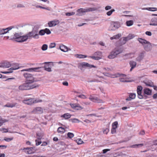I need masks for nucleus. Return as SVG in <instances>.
I'll use <instances>...</instances> for the list:
<instances>
[{
  "label": "nucleus",
  "mask_w": 157,
  "mask_h": 157,
  "mask_svg": "<svg viewBox=\"0 0 157 157\" xmlns=\"http://www.w3.org/2000/svg\"><path fill=\"white\" fill-rule=\"evenodd\" d=\"M23 75L25 79V82L18 86L20 90H29L33 89L39 86V85L34 82H36L34 75L29 72H24Z\"/></svg>",
  "instance_id": "nucleus-1"
},
{
  "label": "nucleus",
  "mask_w": 157,
  "mask_h": 157,
  "mask_svg": "<svg viewBox=\"0 0 157 157\" xmlns=\"http://www.w3.org/2000/svg\"><path fill=\"white\" fill-rule=\"evenodd\" d=\"M32 38L38 39L39 38L38 34L35 33L33 31L28 33L22 36H21L18 33H16L14 35L13 39L16 41L22 42L26 41L28 39H31Z\"/></svg>",
  "instance_id": "nucleus-2"
},
{
  "label": "nucleus",
  "mask_w": 157,
  "mask_h": 157,
  "mask_svg": "<svg viewBox=\"0 0 157 157\" xmlns=\"http://www.w3.org/2000/svg\"><path fill=\"white\" fill-rule=\"evenodd\" d=\"M42 101L41 99H36L33 98H27L22 101V102L25 104L31 105L34 103L40 102Z\"/></svg>",
  "instance_id": "nucleus-3"
},
{
  "label": "nucleus",
  "mask_w": 157,
  "mask_h": 157,
  "mask_svg": "<svg viewBox=\"0 0 157 157\" xmlns=\"http://www.w3.org/2000/svg\"><path fill=\"white\" fill-rule=\"evenodd\" d=\"M110 77L113 78L120 77L119 80L121 82H128L127 80L126 75L124 74H120L119 73H117L116 74L110 75Z\"/></svg>",
  "instance_id": "nucleus-4"
},
{
  "label": "nucleus",
  "mask_w": 157,
  "mask_h": 157,
  "mask_svg": "<svg viewBox=\"0 0 157 157\" xmlns=\"http://www.w3.org/2000/svg\"><path fill=\"white\" fill-rule=\"evenodd\" d=\"M94 10V9L92 8H81L77 10V15L82 16L83 13L89 12L92 11Z\"/></svg>",
  "instance_id": "nucleus-5"
},
{
  "label": "nucleus",
  "mask_w": 157,
  "mask_h": 157,
  "mask_svg": "<svg viewBox=\"0 0 157 157\" xmlns=\"http://www.w3.org/2000/svg\"><path fill=\"white\" fill-rule=\"evenodd\" d=\"M94 56H89L88 57L95 60H99L101 58L102 53L100 51H97L94 53Z\"/></svg>",
  "instance_id": "nucleus-6"
},
{
  "label": "nucleus",
  "mask_w": 157,
  "mask_h": 157,
  "mask_svg": "<svg viewBox=\"0 0 157 157\" xmlns=\"http://www.w3.org/2000/svg\"><path fill=\"white\" fill-rule=\"evenodd\" d=\"M119 27L120 25L118 23L116 22H112L109 27V29L111 30H115Z\"/></svg>",
  "instance_id": "nucleus-7"
},
{
  "label": "nucleus",
  "mask_w": 157,
  "mask_h": 157,
  "mask_svg": "<svg viewBox=\"0 0 157 157\" xmlns=\"http://www.w3.org/2000/svg\"><path fill=\"white\" fill-rule=\"evenodd\" d=\"M23 150H25V152L27 154H33L36 151V150L35 149V147H30L24 148Z\"/></svg>",
  "instance_id": "nucleus-8"
},
{
  "label": "nucleus",
  "mask_w": 157,
  "mask_h": 157,
  "mask_svg": "<svg viewBox=\"0 0 157 157\" xmlns=\"http://www.w3.org/2000/svg\"><path fill=\"white\" fill-rule=\"evenodd\" d=\"M143 89L142 86H138L137 88V92L138 98L140 99L143 98V96L142 94V91Z\"/></svg>",
  "instance_id": "nucleus-9"
},
{
  "label": "nucleus",
  "mask_w": 157,
  "mask_h": 157,
  "mask_svg": "<svg viewBox=\"0 0 157 157\" xmlns=\"http://www.w3.org/2000/svg\"><path fill=\"white\" fill-rule=\"evenodd\" d=\"M71 107L73 109L79 110L83 109L82 107L80 106L78 104H70Z\"/></svg>",
  "instance_id": "nucleus-10"
},
{
  "label": "nucleus",
  "mask_w": 157,
  "mask_h": 157,
  "mask_svg": "<svg viewBox=\"0 0 157 157\" xmlns=\"http://www.w3.org/2000/svg\"><path fill=\"white\" fill-rule=\"evenodd\" d=\"M59 23V21L58 20H55L51 21H50L48 22V24L49 27H52L58 24Z\"/></svg>",
  "instance_id": "nucleus-11"
},
{
  "label": "nucleus",
  "mask_w": 157,
  "mask_h": 157,
  "mask_svg": "<svg viewBox=\"0 0 157 157\" xmlns=\"http://www.w3.org/2000/svg\"><path fill=\"white\" fill-rule=\"evenodd\" d=\"M89 99L94 102L98 103L103 102L102 100L99 99L98 98L90 96L89 98Z\"/></svg>",
  "instance_id": "nucleus-12"
},
{
  "label": "nucleus",
  "mask_w": 157,
  "mask_h": 157,
  "mask_svg": "<svg viewBox=\"0 0 157 157\" xmlns=\"http://www.w3.org/2000/svg\"><path fill=\"white\" fill-rule=\"evenodd\" d=\"M32 112L34 113L41 114L43 112V110L41 108L37 107L34 109Z\"/></svg>",
  "instance_id": "nucleus-13"
},
{
  "label": "nucleus",
  "mask_w": 157,
  "mask_h": 157,
  "mask_svg": "<svg viewBox=\"0 0 157 157\" xmlns=\"http://www.w3.org/2000/svg\"><path fill=\"white\" fill-rule=\"evenodd\" d=\"M11 67H12L9 69L10 71L16 70L18 69L21 67L20 66L19 64L17 63H12Z\"/></svg>",
  "instance_id": "nucleus-14"
},
{
  "label": "nucleus",
  "mask_w": 157,
  "mask_h": 157,
  "mask_svg": "<svg viewBox=\"0 0 157 157\" xmlns=\"http://www.w3.org/2000/svg\"><path fill=\"white\" fill-rule=\"evenodd\" d=\"M144 49L147 51H149L151 50V44L148 41L147 43L143 45Z\"/></svg>",
  "instance_id": "nucleus-15"
},
{
  "label": "nucleus",
  "mask_w": 157,
  "mask_h": 157,
  "mask_svg": "<svg viewBox=\"0 0 157 157\" xmlns=\"http://www.w3.org/2000/svg\"><path fill=\"white\" fill-rule=\"evenodd\" d=\"M40 68L39 67H35V68H29L21 70V72L24 71H28V72H33L36 71L37 70H38Z\"/></svg>",
  "instance_id": "nucleus-16"
},
{
  "label": "nucleus",
  "mask_w": 157,
  "mask_h": 157,
  "mask_svg": "<svg viewBox=\"0 0 157 157\" xmlns=\"http://www.w3.org/2000/svg\"><path fill=\"white\" fill-rule=\"evenodd\" d=\"M12 64L9 62H5L0 65V67L3 68H9L11 67Z\"/></svg>",
  "instance_id": "nucleus-17"
},
{
  "label": "nucleus",
  "mask_w": 157,
  "mask_h": 157,
  "mask_svg": "<svg viewBox=\"0 0 157 157\" xmlns=\"http://www.w3.org/2000/svg\"><path fill=\"white\" fill-rule=\"evenodd\" d=\"M17 105V103L16 102L14 103H7L6 105H5L4 106V107H7L9 108H13L16 106Z\"/></svg>",
  "instance_id": "nucleus-18"
},
{
  "label": "nucleus",
  "mask_w": 157,
  "mask_h": 157,
  "mask_svg": "<svg viewBox=\"0 0 157 157\" xmlns=\"http://www.w3.org/2000/svg\"><path fill=\"white\" fill-rule=\"evenodd\" d=\"M136 97V94L134 93H130L129 94V97L127 98L126 100V101H131L132 99H134Z\"/></svg>",
  "instance_id": "nucleus-19"
},
{
  "label": "nucleus",
  "mask_w": 157,
  "mask_h": 157,
  "mask_svg": "<svg viewBox=\"0 0 157 157\" xmlns=\"http://www.w3.org/2000/svg\"><path fill=\"white\" fill-rule=\"evenodd\" d=\"M144 94L150 95L151 94L152 91L149 88H145L143 90Z\"/></svg>",
  "instance_id": "nucleus-20"
},
{
  "label": "nucleus",
  "mask_w": 157,
  "mask_h": 157,
  "mask_svg": "<svg viewBox=\"0 0 157 157\" xmlns=\"http://www.w3.org/2000/svg\"><path fill=\"white\" fill-rule=\"evenodd\" d=\"M150 25L157 26V19L156 18H152Z\"/></svg>",
  "instance_id": "nucleus-21"
},
{
  "label": "nucleus",
  "mask_w": 157,
  "mask_h": 157,
  "mask_svg": "<svg viewBox=\"0 0 157 157\" xmlns=\"http://www.w3.org/2000/svg\"><path fill=\"white\" fill-rule=\"evenodd\" d=\"M129 63L130 67H131V68L130 69V71H131L132 69L136 67V63L135 61H132L130 62Z\"/></svg>",
  "instance_id": "nucleus-22"
},
{
  "label": "nucleus",
  "mask_w": 157,
  "mask_h": 157,
  "mask_svg": "<svg viewBox=\"0 0 157 157\" xmlns=\"http://www.w3.org/2000/svg\"><path fill=\"white\" fill-rule=\"evenodd\" d=\"M81 65L82 67H94L95 68L96 66L91 65L89 64L88 63H87L83 62L81 63Z\"/></svg>",
  "instance_id": "nucleus-23"
},
{
  "label": "nucleus",
  "mask_w": 157,
  "mask_h": 157,
  "mask_svg": "<svg viewBox=\"0 0 157 157\" xmlns=\"http://www.w3.org/2000/svg\"><path fill=\"white\" fill-rule=\"evenodd\" d=\"M116 56L117 55L113 51L111 52L110 54L108 56V58L110 59H112L115 58Z\"/></svg>",
  "instance_id": "nucleus-24"
},
{
  "label": "nucleus",
  "mask_w": 157,
  "mask_h": 157,
  "mask_svg": "<svg viewBox=\"0 0 157 157\" xmlns=\"http://www.w3.org/2000/svg\"><path fill=\"white\" fill-rule=\"evenodd\" d=\"M145 52L143 51L141 52L138 57L137 58V59L139 61H140L144 57V54L145 53Z\"/></svg>",
  "instance_id": "nucleus-25"
},
{
  "label": "nucleus",
  "mask_w": 157,
  "mask_h": 157,
  "mask_svg": "<svg viewBox=\"0 0 157 157\" xmlns=\"http://www.w3.org/2000/svg\"><path fill=\"white\" fill-rule=\"evenodd\" d=\"M127 41V40L124 39V37L121 38L119 40V41L120 42V45H121L125 44Z\"/></svg>",
  "instance_id": "nucleus-26"
},
{
  "label": "nucleus",
  "mask_w": 157,
  "mask_h": 157,
  "mask_svg": "<svg viewBox=\"0 0 157 157\" xmlns=\"http://www.w3.org/2000/svg\"><path fill=\"white\" fill-rule=\"evenodd\" d=\"M59 48L63 52H66L68 50L67 47L63 45H60L59 47Z\"/></svg>",
  "instance_id": "nucleus-27"
},
{
  "label": "nucleus",
  "mask_w": 157,
  "mask_h": 157,
  "mask_svg": "<svg viewBox=\"0 0 157 157\" xmlns=\"http://www.w3.org/2000/svg\"><path fill=\"white\" fill-rule=\"evenodd\" d=\"M138 40L139 41V42L143 45L147 43V40L141 38H138Z\"/></svg>",
  "instance_id": "nucleus-28"
},
{
  "label": "nucleus",
  "mask_w": 157,
  "mask_h": 157,
  "mask_svg": "<svg viewBox=\"0 0 157 157\" xmlns=\"http://www.w3.org/2000/svg\"><path fill=\"white\" fill-rule=\"evenodd\" d=\"M135 36L134 34H129L127 37H124V39H126L127 41H128L134 37Z\"/></svg>",
  "instance_id": "nucleus-29"
},
{
  "label": "nucleus",
  "mask_w": 157,
  "mask_h": 157,
  "mask_svg": "<svg viewBox=\"0 0 157 157\" xmlns=\"http://www.w3.org/2000/svg\"><path fill=\"white\" fill-rule=\"evenodd\" d=\"M57 131L59 133L63 134L65 132V129L62 127H59L57 129Z\"/></svg>",
  "instance_id": "nucleus-30"
},
{
  "label": "nucleus",
  "mask_w": 157,
  "mask_h": 157,
  "mask_svg": "<svg viewBox=\"0 0 157 157\" xmlns=\"http://www.w3.org/2000/svg\"><path fill=\"white\" fill-rule=\"evenodd\" d=\"M121 34H118L117 35L113 36V37H111L110 38V39L111 40H113L114 39H119L121 36Z\"/></svg>",
  "instance_id": "nucleus-31"
},
{
  "label": "nucleus",
  "mask_w": 157,
  "mask_h": 157,
  "mask_svg": "<svg viewBox=\"0 0 157 157\" xmlns=\"http://www.w3.org/2000/svg\"><path fill=\"white\" fill-rule=\"evenodd\" d=\"M71 115L69 113H66L61 116V117L64 118L65 119H68L71 117Z\"/></svg>",
  "instance_id": "nucleus-32"
},
{
  "label": "nucleus",
  "mask_w": 157,
  "mask_h": 157,
  "mask_svg": "<svg viewBox=\"0 0 157 157\" xmlns=\"http://www.w3.org/2000/svg\"><path fill=\"white\" fill-rule=\"evenodd\" d=\"M133 23L134 22L132 20H129L126 22V25L128 26H130L132 25Z\"/></svg>",
  "instance_id": "nucleus-33"
},
{
  "label": "nucleus",
  "mask_w": 157,
  "mask_h": 157,
  "mask_svg": "<svg viewBox=\"0 0 157 157\" xmlns=\"http://www.w3.org/2000/svg\"><path fill=\"white\" fill-rule=\"evenodd\" d=\"M123 49L122 48H120L117 50H114V52L115 53V54L117 55L121 53L123 51Z\"/></svg>",
  "instance_id": "nucleus-34"
},
{
  "label": "nucleus",
  "mask_w": 157,
  "mask_h": 157,
  "mask_svg": "<svg viewBox=\"0 0 157 157\" xmlns=\"http://www.w3.org/2000/svg\"><path fill=\"white\" fill-rule=\"evenodd\" d=\"M75 56L76 57L79 58H84L87 57L86 56L82 54H76Z\"/></svg>",
  "instance_id": "nucleus-35"
},
{
  "label": "nucleus",
  "mask_w": 157,
  "mask_h": 157,
  "mask_svg": "<svg viewBox=\"0 0 157 157\" xmlns=\"http://www.w3.org/2000/svg\"><path fill=\"white\" fill-rule=\"evenodd\" d=\"M144 146V144H136L134 145H133L131 146L133 148H137L139 147H141Z\"/></svg>",
  "instance_id": "nucleus-36"
},
{
  "label": "nucleus",
  "mask_w": 157,
  "mask_h": 157,
  "mask_svg": "<svg viewBox=\"0 0 157 157\" xmlns=\"http://www.w3.org/2000/svg\"><path fill=\"white\" fill-rule=\"evenodd\" d=\"M76 142L78 144H81L84 143V142L81 139H78L76 140Z\"/></svg>",
  "instance_id": "nucleus-37"
},
{
  "label": "nucleus",
  "mask_w": 157,
  "mask_h": 157,
  "mask_svg": "<svg viewBox=\"0 0 157 157\" xmlns=\"http://www.w3.org/2000/svg\"><path fill=\"white\" fill-rule=\"evenodd\" d=\"M67 136L68 138H71L74 137V135L73 133L69 132L67 134Z\"/></svg>",
  "instance_id": "nucleus-38"
},
{
  "label": "nucleus",
  "mask_w": 157,
  "mask_h": 157,
  "mask_svg": "<svg viewBox=\"0 0 157 157\" xmlns=\"http://www.w3.org/2000/svg\"><path fill=\"white\" fill-rule=\"evenodd\" d=\"M118 122L117 121H115L112 124V128H116L117 127Z\"/></svg>",
  "instance_id": "nucleus-39"
},
{
  "label": "nucleus",
  "mask_w": 157,
  "mask_h": 157,
  "mask_svg": "<svg viewBox=\"0 0 157 157\" xmlns=\"http://www.w3.org/2000/svg\"><path fill=\"white\" fill-rule=\"evenodd\" d=\"M13 139V137H11V138L5 137L4 139V140L7 142H10V141L12 140Z\"/></svg>",
  "instance_id": "nucleus-40"
},
{
  "label": "nucleus",
  "mask_w": 157,
  "mask_h": 157,
  "mask_svg": "<svg viewBox=\"0 0 157 157\" xmlns=\"http://www.w3.org/2000/svg\"><path fill=\"white\" fill-rule=\"evenodd\" d=\"M39 34L41 36H43L44 35L45 33V31L44 29H42L40 30L39 32Z\"/></svg>",
  "instance_id": "nucleus-41"
},
{
  "label": "nucleus",
  "mask_w": 157,
  "mask_h": 157,
  "mask_svg": "<svg viewBox=\"0 0 157 157\" xmlns=\"http://www.w3.org/2000/svg\"><path fill=\"white\" fill-rule=\"evenodd\" d=\"M47 45L46 44H44L43 45L41 49L43 51H45L47 49Z\"/></svg>",
  "instance_id": "nucleus-42"
},
{
  "label": "nucleus",
  "mask_w": 157,
  "mask_h": 157,
  "mask_svg": "<svg viewBox=\"0 0 157 157\" xmlns=\"http://www.w3.org/2000/svg\"><path fill=\"white\" fill-rule=\"evenodd\" d=\"M8 30V29H3L0 30V35L6 33L5 31V30Z\"/></svg>",
  "instance_id": "nucleus-43"
},
{
  "label": "nucleus",
  "mask_w": 157,
  "mask_h": 157,
  "mask_svg": "<svg viewBox=\"0 0 157 157\" xmlns=\"http://www.w3.org/2000/svg\"><path fill=\"white\" fill-rule=\"evenodd\" d=\"M146 9L151 11H157V8H147Z\"/></svg>",
  "instance_id": "nucleus-44"
},
{
  "label": "nucleus",
  "mask_w": 157,
  "mask_h": 157,
  "mask_svg": "<svg viewBox=\"0 0 157 157\" xmlns=\"http://www.w3.org/2000/svg\"><path fill=\"white\" fill-rule=\"evenodd\" d=\"M7 121L5 120H3L2 118H1V117L0 116V125H2V124L6 121Z\"/></svg>",
  "instance_id": "nucleus-45"
},
{
  "label": "nucleus",
  "mask_w": 157,
  "mask_h": 157,
  "mask_svg": "<svg viewBox=\"0 0 157 157\" xmlns=\"http://www.w3.org/2000/svg\"><path fill=\"white\" fill-rule=\"evenodd\" d=\"M115 11V10L114 9H112L111 10L108 12L106 14L108 16H110L111 15L113 12Z\"/></svg>",
  "instance_id": "nucleus-46"
},
{
  "label": "nucleus",
  "mask_w": 157,
  "mask_h": 157,
  "mask_svg": "<svg viewBox=\"0 0 157 157\" xmlns=\"http://www.w3.org/2000/svg\"><path fill=\"white\" fill-rule=\"evenodd\" d=\"M104 133L107 134L109 131V129L108 128L103 129V130Z\"/></svg>",
  "instance_id": "nucleus-47"
},
{
  "label": "nucleus",
  "mask_w": 157,
  "mask_h": 157,
  "mask_svg": "<svg viewBox=\"0 0 157 157\" xmlns=\"http://www.w3.org/2000/svg\"><path fill=\"white\" fill-rule=\"evenodd\" d=\"M44 31H45V33H46L47 34H49L51 33L50 31L48 29L46 28L44 29Z\"/></svg>",
  "instance_id": "nucleus-48"
},
{
  "label": "nucleus",
  "mask_w": 157,
  "mask_h": 157,
  "mask_svg": "<svg viewBox=\"0 0 157 157\" xmlns=\"http://www.w3.org/2000/svg\"><path fill=\"white\" fill-rule=\"evenodd\" d=\"M78 97L79 98L82 99H86V96L84 94H81L78 95Z\"/></svg>",
  "instance_id": "nucleus-49"
},
{
  "label": "nucleus",
  "mask_w": 157,
  "mask_h": 157,
  "mask_svg": "<svg viewBox=\"0 0 157 157\" xmlns=\"http://www.w3.org/2000/svg\"><path fill=\"white\" fill-rule=\"evenodd\" d=\"M56 44L55 43H51L49 45V48H53L55 47Z\"/></svg>",
  "instance_id": "nucleus-50"
},
{
  "label": "nucleus",
  "mask_w": 157,
  "mask_h": 157,
  "mask_svg": "<svg viewBox=\"0 0 157 157\" xmlns=\"http://www.w3.org/2000/svg\"><path fill=\"white\" fill-rule=\"evenodd\" d=\"M44 68L45 70L47 71H48V72H50L51 71V68L49 67H47L45 66L44 67Z\"/></svg>",
  "instance_id": "nucleus-51"
},
{
  "label": "nucleus",
  "mask_w": 157,
  "mask_h": 157,
  "mask_svg": "<svg viewBox=\"0 0 157 157\" xmlns=\"http://www.w3.org/2000/svg\"><path fill=\"white\" fill-rule=\"evenodd\" d=\"M14 27L13 26H10V27L8 28H7L6 29H8V30H5V31L6 32V33H7L11 29H13V28Z\"/></svg>",
  "instance_id": "nucleus-52"
},
{
  "label": "nucleus",
  "mask_w": 157,
  "mask_h": 157,
  "mask_svg": "<svg viewBox=\"0 0 157 157\" xmlns=\"http://www.w3.org/2000/svg\"><path fill=\"white\" fill-rule=\"evenodd\" d=\"M72 121L73 122L76 123V122H79V121L76 118H74L72 119Z\"/></svg>",
  "instance_id": "nucleus-53"
},
{
  "label": "nucleus",
  "mask_w": 157,
  "mask_h": 157,
  "mask_svg": "<svg viewBox=\"0 0 157 157\" xmlns=\"http://www.w3.org/2000/svg\"><path fill=\"white\" fill-rule=\"evenodd\" d=\"M116 129L114 128H112L111 132L112 134H113L115 133L116 132Z\"/></svg>",
  "instance_id": "nucleus-54"
},
{
  "label": "nucleus",
  "mask_w": 157,
  "mask_h": 157,
  "mask_svg": "<svg viewBox=\"0 0 157 157\" xmlns=\"http://www.w3.org/2000/svg\"><path fill=\"white\" fill-rule=\"evenodd\" d=\"M35 142L36 143V146H38L40 145L41 143V141H38V140H35Z\"/></svg>",
  "instance_id": "nucleus-55"
},
{
  "label": "nucleus",
  "mask_w": 157,
  "mask_h": 157,
  "mask_svg": "<svg viewBox=\"0 0 157 157\" xmlns=\"http://www.w3.org/2000/svg\"><path fill=\"white\" fill-rule=\"evenodd\" d=\"M145 134V132L144 130H142L139 133V134L140 135H144Z\"/></svg>",
  "instance_id": "nucleus-56"
},
{
  "label": "nucleus",
  "mask_w": 157,
  "mask_h": 157,
  "mask_svg": "<svg viewBox=\"0 0 157 157\" xmlns=\"http://www.w3.org/2000/svg\"><path fill=\"white\" fill-rule=\"evenodd\" d=\"M110 150V149H105L103 150V153L104 154L105 153L108 151H109Z\"/></svg>",
  "instance_id": "nucleus-57"
},
{
  "label": "nucleus",
  "mask_w": 157,
  "mask_h": 157,
  "mask_svg": "<svg viewBox=\"0 0 157 157\" xmlns=\"http://www.w3.org/2000/svg\"><path fill=\"white\" fill-rule=\"evenodd\" d=\"M75 14V13L72 12L71 13H66V15L67 16H71L72 15Z\"/></svg>",
  "instance_id": "nucleus-58"
},
{
  "label": "nucleus",
  "mask_w": 157,
  "mask_h": 157,
  "mask_svg": "<svg viewBox=\"0 0 157 157\" xmlns=\"http://www.w3.org/2000/svg\"><path fill=\"white\" fill-rule=\"evenodd\" d=\"M13 72L12 71H1V73L3 74H8V73H10Z\"/></svg>",
  "instance_id": "nucleus-59"
},
{
  "label": "nucleus",
  "mask_w": 157,
  "mask_h": 157,
  "mask_svg": "<svg viewBox=\"0 0 157 157\" xmlns=\"http://www.w3.org/2000/svg\"><path fill=\"white\" fill-rule=\"evenodd\" d=\"M111 8V7L109 6H106L105 8V9L106 10H109Z\"/></svg>",
  "instance_id": "nucleus-60"
},
{
  "label": "nucleus",
  "mask_w": 157,
  "mask_h": 157,
  "mask_svg": "<svg viewBox=\"0 0 157 157\" xmlns=\"http://www.w3.org/2000/svg\"><path fill=\"white\" fill-rule=\"evenodd\" d=\"M145 34L147 35L151 36V33L150 31H147L145 32Z\"/></svg>",
  "instance_id": "nucleus-61"
},
{
  "label": "nucleus",
  "mask_w": 157,
  "mask_h": 157,
  "mask_svg": "<svg viewBox=\"0 0 157 157\" xmlns=\"http://www.w3.org/2000/svg\"><path fill=\"white\" fill-rule=\"evenodd\" d=\"M63 84L64 86H68V83L67 82H63Z\"/></svg>",
  "instance_id": "nucleus-62"
},
{
  "label": "nucleus",
  "mask_w": 157,
  "mask_h": 157,
  "mask_svg": "<svg viewBox=\"0 0 157 157\" xmlns=\"http://www.w3.org/2000/svg\"><path fill=\"white\" fill-rule=\"evenodd\" d=\"M153 98L154 99H157V93L153 94Z\"/></svg>",
  "instance_id": "nucleus-63"
},
{
  "label": "nucleus",
  "mask_w": 157,
  "mask_h": 157,
  "mask_svg": "<svg viewBox=\"0 0 157 157\" xmlns=\"http://www.w3.org/2000/svg\"><path fill=\"white\" fill-rule=\"evenodd\" d=\"M48 144L46 142H43L42 144L41 145V146H46Z\"/></svg>",
  "instance_id": "nucleus-64"
}]
</instances>
